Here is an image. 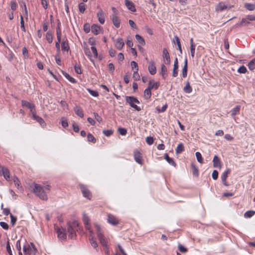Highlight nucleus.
Listing matches in <instances>:
<instances>
[{"label": "nucleus", "mask_w": 255, "mask_h": 255, "mask_svg": "<svg viewBox=\"0 0 255 255\" xmlns=\"http://www.w3.org/2000/svg\"><path fill=\"white\" fill-rule=\"evenodd\" d=\"M50 186L46 185L43 186L38 184H34L33 192L36 196L43 200H47L48 199L47 193L50 190Z\"/></svg>", "instance_id": "nucleus-1"}, {"label": "nucleus", "mask_w": 255, "mask_h": 255, "mask_svg": "<svg viewBox=\"0 0 255 255\" xmlns=\"http://www.w3.org/2000/svg\"><path fill=\"white\" fill-rule=\"evenodd\" d=\"M126 101L131 107L136 111H139L141 110L140 107L136 105V104H139V101L136 98L133 96H126Z\"/></svg>", "instance_id": "nucleus-2"}, {"label": "nucleus", "mask_w": 255, "mask_h": 255, "mask_svg": "<svg viewBox=\"0 0 255 255\" xmlns=\"http://www.w3.org/2000/svg\"><path fill=\"white\" fill-rule=\"evenodd\" d=\"M78 227V224L76 221H73L72 223H69L68 224V232L69 237L71 239H73L76 236V231Z\"/></svg>", "instance_id": "nucleus-3"}, {"label": "nucleus", "mask_w": 255, "mask_h": 255, "mask_svg": "<svg viewBox=\"0 0 255 255\" xmlns=\"http://www.w3.org/2000/svg\"><path fill=\"white\" fill-rule=\"evenodd\" d=\"M23 251L25 254L35 255L37 251L33 243H30L27 246H23Z\"/></svg>", "instance_id": "nucleus-4"}, {"label": "nucleus", "mask_w": 255, "mask_h": 255, "mask_svg": "<svg viewBox=\"0 0 255 255\" xmlns=\"http://www.w3.org/2000/svg\"><path fill=\"white\" fill-rule=\"evenodd\" d=\"M55 231L57 234L58 238L61 240H64L66 239V232L65 229L61 227H59L57 226H54Z\"/></svg>", "instance_id": "nucleus-5"}, {"label": "nucleus", "mask_w": 255, "mask_h": 255, "mask_svg": "<svg viewBox=\"0 0 255 255\" xmlns=\"http://www.w3.org/2000/svg\"><path fill=\"white\" fill-rule=\"evenodd\" d=\"M95 226L96 230L97 231V234L98 238L99 239V240L100 243L103 246H104L105 248H107V241L106 240V239L105 238V237L103 236V235L101 232L100 226L99 225H95Z\"/></svg>", "instance_id": "nucleus-6"}, {"label": "nucleus", "mask_w": 255, "mask_h": 255, "mask_svg": "<svg viewBox=\"0 0 255 255\" xmlns=\"http://www.w3.org/2000/svg\"><path fill=\"white\" fill-rule=\"evenodd\" d=\"M3 175L7 181H10V173L9 170L5 166H0V176Z\"/></svg>", "instance_id": "nucleus-7"}, {"label": "nucleus", "mask_w": 255, "mask_h": 255, "mask_svg": "<svg viewBox=\"0 0 255 255\" xmlns=\"http://www.w3.org/2000/svg\"><path fill=\"white\" fill-rule=\"evenodd\" d=\"M79 187L83 196L88 199H90L92 197L91 193L87 187L83 184H79Z\"/></svg>", "instance_id": "nucleus-8"}, {"label": "nucleus", "mask_w": 255, "mask_h": 255, "mask_svg": "<svg viewBox=\"0 0 255 255\" xmlns=\"http://www.w3.org/2000/svg\"><path fill=\"white\" fill-rule=\"evenodd\" d=\"M107 221L113 226H116L119 223V219L112 214H108Z\"/></svg>", "instance_id": "nucleus-9"}, {"label": "nucleus", "mask_w": 255, "mask_h": 255, "mask_svg": "<svg viewBox=\"0 0 255 255\" xmlns=\"http://www.w3.org/2000/svg\"><path fill=\"white\" fill-rule=\"evenodd\" d=\"M110 18L112 20L114 25L116 28H119L120 26L121 20L118 15H116L115 14H111L110 15Z\"/></svg>", "instance_id": "nucleus-10"}, {"label": "nucleus", "mask_w": 255, "mask_h": 255, "mask_svg": "<svg viewBox=\"0 0 255 255\" xmlns=\"http://www.w3.org/2000/svg\"><path fill=\"white\" fill-rule=\"evenodd\" d=\"M231 170L230 169H227L225 171H224L221 175V178L222 180V183L225 186H229V184L227 182L226 180L228 177V174L230 173Z\"/></svg>", "instance_id": "nucleus-11"}, {"label": "nucleus", "mask_w": 255, "mask_h": 255, "mask_svg": "<svg viewBox=\"0 0 255 255\" xmlns=\"http://www.w3.org/2000/svg\"><path fill=\"white\" fill-rule=\"evenodd\" d=\"M162 57L164 62L166 64L170 63V58L169 54L166 48H164L162 51Z\"/></svg>", "instance_id": "nucleus-12"}, {"label": "nucleus", "mask_w": 255, "mask_h": 255, "mask_svg": "<svg viewBox=\"0 0 255 255\" xmlns=\"http://www.w3.org/2000/svg\"><path fill=\"white\" fill-rule=\"evenodd\" d=\"M32 119L36 120L42 127L46 126V123L42 118L36 115L35 112H33L32 113Z\"/></svg>", "instance_id": "nucleus-13"}, {"label": "nucleus", "mask_w": 255, "mask_h": 255, "mask_svg": "<svg viewBox=\"0 0 255 255\" xmlns=\"http://www.w3.org/2000/svg\"><path fill=\"white\" fill-rule=\"evenodd\" d=\"M89 233L90 235L89 236V240L90 244L94 248L96 249L98 247V244L96 240L94 239V233L92 230H90Z\"/></svg>", "instance_id": "nucleus-14"}, {"label": "nucleus", "mask_w": 255, "mask_h": 255, "mask_svg": "<svg viewBox=\"0 0 255 255\" xmlns=\"http://www.w3.org/2000/svg\"><path fill=\"white\" fill-rule=\"evenodd\" d=\"M97 16L99 22L103 24L105 21V13L102 9H100L97 13Z\"/></svg>", "instance_id": "nucleus-15"}, {"label": "nucleus", "mask_w": 255, "mask_h": 255, "mask_svg": "<svg viewBox=\"0 0 255 255\" xmlns=\"http://www.w3.org/2000/svg\"><path fill=\"white\" fill-rule=\"evenodd\" d=\"M148 70L151 75H154L156 72V68L155 63L153 61L151 60L149 62Z\"/></svg>", "instance_id": "nucleus-16"}, {"label": "nucleus", "mask_w": 255, "mask_h": 255, "mask_svg": "<svg viewBox=\"0 0 255 255\" xmlns=\"http://www.w3.org/2000/svg\"><path fill=\"white\" fill-rule=\"evenodd\" d=\"M21 104L23 107H25L28 108L30 112H32V114L33 112H35V106L32 103L27 102V101L22 100L21 101Z\"/></svg>", "instance_id": "nucleus-17"}, {"label": "nucleus", "mask_w": 255, "mask_h": 255, "mask_svg": "<svg viewBox=\"0 0 255 255\" xmlns=\"http://www.w3.org/2000/svg\"><path fill=\"white\" fill-rule=\"evenodd\" d=\"M133 156L135 161L137 163L141 165L142 164V159L140 152L137 150H135L134 151Z\"/></svg>", "instance_id": "nucleus-18"}, {"label": "nucleus", "mask_w": 255, "mask_h": 255, "mask_svg": "<svg viewBox=\"0 0 255 255\" xmlns=\"http://www.w3.org/2000/svg\"><path fill=\"white\" fill-rule=\"evenodd\" d=\"M83 49L85 55L88 57L89 59L92 63H94V61L93 59V56L90 51V48L86 44L83 46Z\"/></svg>", "instance_id": "nucleus-19"}, {"label": "nucleus", "mask_w": 255, "mask_h": 255, "mask_svg": "<svg viewBox=\"0 0 255 255\" xmlns=\"http://www.w3.org/2000/svg\"><path fill=\"white\" fill-rule=\"evenodd\" d=\"M125 5L128 9L131 11L135 12L136 11L135 5L131 1L129 0H125Z\"/></svg>", "instance_id": "nucleus-20"}, {"label": "nucleus", "mask_w": 255, "mask_h": 255, "mask_svg": "<svg viewBox=\"0 0 255 255\" xmlns=\"http://www.w3.org/2000/svg\"><path fill=\"white\" fill-rule=\"evenodd\" d=\"M124 45L125 42L122 38L119 37L116 40L115 46L118 49L121 50Z\"/></svg>", "instance_id": "nucleus-21"}, {"label": "nucleus", "mask_w": 255, "mask_h": 255, "mask_svg": "<svg viewBox=\"0 0 255 255\" xmlns=\"http://www.w3.org/2000/svg\"><path fill=\"white\" fill-rule=\"evenodd\" d=\"M83 220L86 230L90 232V230H91L90 228V225L89 224V219L88 217L85 214H83Z\"/></svg>", "instance_id": "nucleus-22"}, {"label": "nucleus", "mask_w": 255, "mask_h": 255, "mask_svg": "<svg viewBox=\"0 0 255 255\" xmlns=\"http://www.w3.org/2000/svg\"><path fill=\"white\" fill-rule=\"evenodd\" d=\"M213 166L215 168H220L221 167V161L217 155H215L213 160Z\"/></svg>", "instance_id": "nucleus-23"}, {"label": "nucleus", "mask_w": 255, "mask_h": 255, "mask_svg": "<svg viewBox=\"0 0 255 255\" xmlns=\"http://www.w3.org/2000/svg\"><path fill=\"white\" fill-rule=\"evenodd\" d=\"M159 86V83L158 82H155L154 80H151L149 82L148 88L150 89H152L154 88L155 89H157Z\"/></svg>", "instance_id": "nucleus-24"}, {"label": "nucleus", "mask_w": 255, "mask_h": 255, "mask_svg": "<svg viewBox=\"0 0 255 255\" xmlns=\"http://www.w3.org/2000/svg\"><path fill=\"white\" fill-rule=\"evenodd\" d=\"M91 30L93 34L97 35L100 33L101 27L97 24H93L91 26Z\"/></svg>", "instance_id": "nucleus-25"}, {"label": "nucleus", "mask_w": 255, "mask_h": 255, "mask_svg": "<svg viewBox=\"0 0 255 255\" xmlns=\"http://www.w3.org/2000/svg\"><path fill=\"white\" fill-rule=\"evenodd\" d=\"M74 111L75 114L79 116L81 118H83L84 117V113L82 109L78 106H76L74 108Z\"/></svg>", "instance_id": "nucleus-26"}, {"label": "nucleus", "mask_w": 255, "mask_h": 255, "mask_svg": "<svg viewBox=\"0 0 255 255\" xmlns=\"http://www.w3.org/2000/svg\"><path fill=\"white\" fill-rule=\"evenodd\" d=\"M183 91L185 93L190 94L192 92V88L189 81L186 82L185 86L183 88Z\"/></svg>", "instance_id": "nucleus-27"}, {"label": "nucleus", "mask_w": 255, "mask_h": 255, "mask_svg": "<svg viewBox=\"0 0 255 255\" xmlns=\"http://www.w3.org/2000/svg\"><path fill=\"white\" fill-rule=\"evenodd\" d=\"M182 75L183 78L186 77L187 75V59L186 58L184 60V64L182 70Z\"/></svg>", "instance_id": "nucleus-28"}, {"label": "nucleus", "mask_w": 255, "mask_h": 255, "mask_svg": "<svg viewBox=\"0 0 255 255\" xmlns=\"http://www.w3.org/2000/svg\"><path fill=\"white\" fill-rule=\"evenodd\" d=\"M63 75L70 82L72 83H76V80L74 78L72 77L71 76H70L67 73L64 71L62 72Z\"/></svg>", "instance_id": "nucleus-29"}, {"label": "nucleus", "mask_w": 255, "mask_h": 255, "mask_svg": "<svg viewBox=\"0 0 255 255\" xmlns=\"http://www.w3.org/2000/svg\"><path fill=\"white\" fill-rule=\"evenodd\" d=\"M61 49L62 51H68L69 49V43L68 40L63 41L61 43Z\"/></svg>", "instance_id": "nucleus-30"}, {"label": "nucleus", "mask_w": 255, "mask_h": 255, "mask_svg": "<svg viewBox=\"0 0 255 255\" xmlns=\"http://www.w3.org/2000/svg\"><path fill=\"white\" fill-rule=\"evenodd\" d=\"M227 5L223 2H220L216 6V9L217 11H223L227 8Z\"/></svg>", "instance_id": "nucleus-31"}, {"label": "nucleus", "mask_w": 255, "mask_h": 255, "mask_svg": "<svg viewBox=\"0 0 255 255\" xmlns=\"http://www.w3.org/2000/svg\"><path fill=\"white\" fill-rule=\"evenodd\" d=\"M241 107L239 105L236 106L235 108H233L231 111V114L232 117L235 116L238 114L240 110Z\"/></svg>", "instance_id": "nucleus-32"}, {"label": "nucleus", "mask_w": 255, "mask_h": 255, "mask_svg": "<svg viewBox=\"0 0 255 255\" xmlns=\"http://www.w3.org/2000/svg\"><path fill=\"white\" fill-rule=\"evenodd\" d=\"M160 74L164 79L166 78L167 76V68L164 64L161 65Z\"/></svg>", "instance_id": "nucleus-33"}, {"label": "nucleus", "mask_w": 255, "mask_h": 255, "mask_svg": "<svg viewBox=\"0 0 255 255\" xmlns=\"http://www.w3.org/2000/svg\"><path fill=\"white\" fill-rule=\"evenodd\" d=\"M184 150V147L182 143H180L178 144L175 149V152L177 154L181 153Z\"/></svg>", "instance_id": "nucleus-34"}, {"label": "nucleus", "mask_w": 255, "mask_h": 255, "mask_svg": "<svg viewBox=\"0 0 255 255\" xmlns=\"http://www.w3.org/2000/svg\"><path fill=\"white\" fill-rule=\"evenodd\" d=\"M135 37L137 42L142 46H144L145 44V41L142 37L139 34H136Z\"/></svg>", "instance_id": "nucleus-35"}, {"label": "nucleus", "mask_w": 255, "mask_h": 255, "mask_svg": "<svg viewBox=\"0 0 255 255\" xmlns=\"http://www.w3.org/2000/svg\"><path fill=\"white\" fill-rule=\"evenodd\" d=\"M45 38L49 43H51L53 41V36L50 31H48L46 32L45 35Z\"/></svg>", "instance_id": "nucleus-36"}, {"label": "nucleus", "mask_w": 255, "mask_h": 255, "mask_svg": "<svg viewBox=\"0 0 255 255\" xmlns=\"http://www.w3.org/2000/svg\"><path fill=\"white\" fill-rule=\"evenodd\" d=\"M151 89L147 87L144 91V97L146 99H149L151 97Z\"/></svg>", "instance_id": "nucleus-37"}, {"label": "nucleus", "mask_w": 255, "mask_h": 255, "mask_svg": "<svg viewBox=\"0 0 255 255\" xmlns=\"http://www.w3.org/2000/svg\"><path fill=\"white\" fill-rule=\"evenodd\" d=\"M255 214V211H253V210H250V211H248L245 213L244 217L246 218H251V217H253V216H254Z\"/></svg>", "instance_id": "nucleus-38"}, {"label": "nucleus", "mask_w": 255, "mask_h": 255, "mask_svg": "<svg viewBox=\"0 0 255 255\" xmlns=\"http://www.w3.org/2000/svg\"><path fill=\"white\" fill-rule=\"evenodd\" d=\"M78 8L80 13H83L86 9V5L84 2H80L78 4Z\"/></svg>", "instance_id": "nucleus-39"}, {"label": "nucleus", "mask_w": 255, "mask_h": 255, "mask_svg": "<svg viewBox=\"0 0 255 255\" xmlns=\"http://www.w3.org/2000/svg\"><path fill=\"white\" fill-rule=\"evenodd\" d=\"M191 168L192 169L193 175L196 177L198 176L199 172L197 167L194 164H192Z\"/></svg>", "instance_id": "nucleus-40"}, {"label": "nucleus", "mask_w": 255, "mask_h": 255, "mask_svg": "<svg viewBox=\"0 0 255 255\" xmlns=\"http://www.w3.org/2000/svg\"><path fill=\"white\" fill-rule=\"evenodd\" d=\"M13 180L14 185L17 187V188L18 189H20L21 187V186L20 185V181L18 178L16 176H14L13 178Z\"/></svg>", "instance_id": "nucleus-41"}, {"label": "nucleus", "mask_w": 255, "mask_h": 255, "mask_svg": "<svg viewBox=\"0 0 255 255\" xmlns=\"http://www.w3.org/2000/svg\"><path fill=\"white\" fill-rule=\"evenodd\" d=\"M250 70H253L255 69V58L252 59L248 64Z\"/></svg>", "instance_id": "nucleus-42"}, {"label": "nucleus", "mask_w": 255, "mask_h": 255, "mask_svg": "<svg viewBox=\"0 0 255 255\" xmlns=\"http://www.w3.org/2000/svg\"><path fill=\"white\" fill-rule=\"evenodd\" d=\"M61 125L63 128H66L68 126V123L67 120L64 118L62 117L61 119Z\"/></svg>", "instance_id": "nucleus-43"}, {"label": "nucleus", "mask_w": 255, "mask_h": 255, "mask_svg": "<svg viewBox=\"0 0 255 255\" xmlns=\"http://www.w3.org/2000/svg\"><path fill=\"white\" fill-rule=\"evenodd\" d=\"M87 90L91 96L94 97H97L99 95V93L97 91L93 90L89 88H88Z\"/></svg>", "instance_id": "nucleus-44"}, {"label": "nucleus", "mask_w": 255, "mask_h": 255, "mask_svg": "<svg viewBox=\"0 0 255 255\" xmlns=\"http://www.w3.org/2000/svg\"><path fill=\"white\" fill-rule=\"evenodd\" d=\"M167 108V104H165L161 108L156 107V110L159 113H163L164 112Z\"/></svg>", "instance_id": "nucleus-45"}, {"label": "nucleus", "mask_w": 255, "mask_h": 255, "mask_svg": "<svg viewBox=\"0 0 255 255\" xmlns=\"http://www.w3.org/2000/svg\"><path fill=\"white\" fill-rule=\"evenodd\" d=\"M138 69L137 68V69H136L135 71H134L133 72V75H132V77H133V79L135 81L139 80L140 79V76L138 73Z\"/></svg>", "instance_id": "nucleus-46"}, {"label": "nucleus", "mask_w": 255, "mask_h": 255, "mask_svg": "<svg viewBox=\"0 0 255 255\" xmlns=\"http://www.w3.org/2000/svg\"><path fill=\"white\" fill-rule=\"evenodd\" d=\"M195 155H196L197 161L199 163H202L203 162V159L202 158V155L199 152H196L195 153Z\"/></svg>", "instance_id": "nucleus-47"}, {"label": "nucleus", "mask_w": 255, "mask_h": 255, "mask_svg": "<svg viewBox=\"0 0 255 255\" xmlns=\"http://www.w3.org/2000/svg\"><path fill=\"white\" fill-rule=\"evenodd\" d=\"M245 7L249 10H253L255 9V4L252 3H246L245 5Z\"/></svg>", "instance_id": "nucleus-48"}, {"label": "nucleus", "mask_w": 255, "mask_h": 255, "mask_svg": "<svg viewBox=\"0 0 255 255\" xmlns=\"http://www.w3.org/2000/svg\"><path fill=\"white\" fill-rule=\"evenodd\" d=\"M87 140L88 141L92 142L93 143H95L96 141V138L94 136L90 133L87 135Z\"/></svg>", "instance_id": "nucleus-49"}, {"label": "nucleus", "mask_w": 255, "mask_h": 255, "mask_svg": "<svg viewBox=\"0 0 255 255\" xmlns=\"http://www.w3.org/2000/svg\"><path fill=\"white\" fill-rule=\"evenodd\" d=\"M91 50L93 54V57L95 58H98V54L96 48L94 46L91 47Z\"/></svg>", "instance_id": "nucleus-50"}, {"label": "nucleus", "mask_w": 255, "mask_h": 255, "mask_svg": "<svg viewBox=\"0 0 255 255\" xmlns=\"http://www.w3.org/2000/svg\"><path fill=\"white\" fill-rule=\"evenodd\" d=\"M247 71V69L244 65L240 66L238 69V72L240 73L244 74L246 73Z\"/></svg>", "instance_id": "nucleus-51"}, {"label": "nucleus", "mask_w": 255, "mask_h": 255, "mask_svg": "<svg viewBox=\"0 0 255 255\" xmlns=\"http://www.w3.org/2000/svg\"><path fill=\"white\" fill-rule=\"evenodd\" d=\"M10 223H11L12 226H13L15 225V224L17 221V218L16 217L14 216L11 214H10Z\"/></svg>", "instance_id": "nucleus-52"}, {"label": "nucleus", "mask_w": 255, "mask_h": 255, "mask_svg": "<svg viewBox=\"0 0 255 255\" xmlns=\"http://www.w3.org/2000/svg\"><path fill=\"white\" fill-rule=\"evenodd\" d=\"M178 66H174L173 65V69L172 71V76L174 77H176L178 75Z\"/></svg>", "instance_id": "nucleus-53"}, {"label": "nucleus", "mask_w": 255, "mask_h": 255, "mask_svg": "<svg viewBox=\"0 0 255 255\" xmlns=\"http://www.w3.org/2000/svg\"><path fill=\"white\" fill-rule=\"evenodd\" d=\"M20 28L22 31H23V32L25 31L24 20H23V18L21 15H20Z\"/></svg>", "instance_id": "nucleus-54"}, {"label": "nucleus", "mask_w": 255, "mask_h": 255, "mask_svg": "<svg viewBox=\"0 0 255 255\" xmlns=\"http://www.w3.org/2000/svg\"><path fill=\"white\" fill-rule=\"evenodd\" d=\"M118 131L122 135H125L127 133V130L124 128H118Z\"/></svg>", "instance_id": "nucleus-55"}, {"label": "nucleus", "mask_w": 255, "mask_h": 255, "mask_svg": "<svg viewBox=\"0 0 255 255\" xmlns=\"http://www.w3.org/2000/svg\"><path fill=\"white\" fill-rule=\"evenodd\" d=\"M249 23H250V22L249 21L248 19H247V17H246V18H244L242 19L240 24V26H243Z\"/></svg>", "instance_id": "nucleus-56"}, {"label": "nucleus", "mask_w": 255, "mask_h": 255, "mask_svg": "<svg viewBox=\"0 0 255 255\" xmlns=\"http://www.w3.org/2000/svg\"><path fill=\"white\" fill-rule=\"evenodd\" d=\"M74 69H75V72L77 74H80L82 73L81 69L80 66L79 65L75 64L74 65Z\"/></svg>", "instance_id": "nucleus-57"}, {"label": "nucleus", "mask_w": 255, "mask_h": 255, "mask_svg": "<svg viewBox=\"0 0 255 255\" xmlns=\"http://www.w3.org/2000/svg\"><path fill=\"white\" fill-rule=\"evenodd\" d=\"M103 133L106 136H109L112 135L113 133V130L112 129L104 130Z\"/></svg>", "instance_id": "nucleus-58"}, {"label": "nucleus", "mask_w": 255, "mask_h": 255, "mask_svg": "<svg viewBox=\"0 0 255 255\" xmlns=\"http://www.w3.org/2000/svg\"><path fill=\"white\" fill-rule=\"evenodd\" d=\"M154 141L153 138L151 136H147L146 138V142L149 145H151L153 144Z\"/></svg>", "instance_id": "nucleus-59"}, {"label": "nucleus", "mask_w": 255, "mask_h": 255, "mask_svg": "<svg viewBox=\"0 0 255 255\" xmlns=\"http://www.w3.org/2000/svg\"><path fill=\"white\" fill-rule=\"evenodd\" d=\"M6 251L7 253H8L9 255H12V251L10 248V244L8 241L6 243Z\"/></svg>", "instance_id": "nucleus-60"}, {"label": "nucleus", "mask_w": 255, "mask_h": 255, "mask_svg": "<svg viewBox=\"0 0 255 255\" xmlns=\"http://www.w3.org/2000/svg\"><path fill=\"white\" fill-rule=\"evenodd\" d=\"M195 45H190L191 55L193 58L194 57L195 55Z\"/></svg>", "instance_id": "nucleus-61"}, {"label": "nucleus", "mask_w": 255, "mask_h": 255, "mask_svg": "<svg viewBox=\"0 0 255 255\" xmlns=\"http://www.w3.org/2000/svg\"><path fill=\"white\" fill-rule=\"evenodd\" d=\"M0 226L4 230L8 229V227H9L8 225L4 222H0Z\"/></svg>", "instance_id": "nucleus-62"}, {"label": "nucleus", "mask_w": 255, "mask_h": 255, "mask_svg": "<svg viewBox=\"0 0 255 255\" xmlns=\"http://www.w3.org/2000/svg\"><path fill=\"white\" fill-rule=\"evenodd\" d=\"M127 45L129 47H130V48H132V46L133 45L132 41L131 39L129 37H128V39H127Z\"/></svg>", "instance_id": "nucleus-63"}, {"label": "nucleus", "mask_w": 255, "mask_h": 255, "mask_svg": "<svg viewBox=\"0 0 255 255\" xmlns=\"http://www.w3.org/2000/svg\"><path fill=\"white\" fill-rule=\"evenodd\" d=\"M212 177L214 180H216L218 178V172L216 170H213L212 174Z\"/></svg>", "instance_id": "nucleus-64"}]
</instances>
